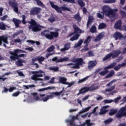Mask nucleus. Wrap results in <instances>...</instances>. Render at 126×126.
Returning a JSON list of instances; mask_svg holds the SVG:
<instances>
[{
    "mask_svg": "<svg viewBox=\"0 0 126 126\" xmlns=\"http://www.w3.org/2000/svg\"><path fill=\"white\" fill-rule=\"evenodd\" d=\"M86 124H87L88 126H91L93 125V124L90 123V120H88L86 121Z\"/></svg>",
    "mask_w": 126,
    "mask_h": 126,
    "instance_id": "57",
    "label": "nucleus"
},
{
    "mask_svg": "<svg viewBox=\"0 0 126 126\" xmlns=\"http://www.w3.org/2000/svg\"><path fill=\"white\" fill-rule=\"evenodd\" d=\"M50 3L52 8L55 9V10H56V11H57V12L59 13H62V10H67V11H70V8L66 7L65 5H63V6H61V8H60V7H59L58 5H55L52 1H50Z\"/></svg>",
    "mask_w": 126,
    "mask_h": 126,
    "instance_id": "6",
    "label": "nucleus"
},
{
    "mask_svg": "<svg viewBox=\"0 0 126 126\" xmlns=\"http://www.w3.org/2000/svg\"><path fill=\"white\" fill-rule=\"evenodd\" d=\"M120 54H121V50H114L112 51L111 53L108 54L104 58H103V62H105V61L109 60V59H110L111 57H112V58H116L118 57Z\"/></svg>",
    "mask_w": 126,
    "mask_h": 126,
    "instance_id": "10",
    "label": "nucleus"
},
{
    "mask_svg": "<svg viewBox=\"0 0 126 126\" xmlns=\"http://www.w3.org/2000/svg\"><path fill=\"white\" fill-rule=\"evenodd\" d=\"M82 43H83V39H80L77 43H76L74 45L75 49H78V48H80L81 45H82Z\"/></svg>",
    "mask_w": 126,
    "mask_h": 126,
    "instance_id": "27",
    "label": "nucleus"
},
{
    "mask_svg": "<svg viewBox=\"0 0 126 126\" xmlns=\"http://www.w3.org/2000/svg\"><path fill=\"white\" fill-rule=\"evenodd\" d=\"M13 22H14L16 28H18V27H19V24L21 23V20H18L17 19H16V18L13 19Z\"/></svg>",
    "mask_w": 126,
    "mask_h": 126,
    "instance_id": "28",
    "label": "nucleus"
},
{
    "mask_svg": "<svg viewBox=\"0 0 126 126\" xmlns=\"http://www.w3.org/2000/svg\"><path fill=\"white\" fill-rule=\"evenodd\" d=\"M34 1L36 2L38 5L41 6V7H43L44 8L46 7V6H45V5H44V4H43V3L41 2L40 0H34Z\"/></svg>",
    "mask_w": 126,
    "mask_h": 126,
    "instance_id": "33",
    "label": "nucleus"
},
{
    "mask_svg": "<svg viewBox=\"0 0 126 126\" xmlns=\"http://www.w3.org/2000/svg\"><path fill=\"white\" fill-rule=\"evenodd\" d=\"M93 20H94V18L93 16H90L89 17V19L87 25V27H88L89 24H90L91 22H92Z\"/></svg>",
    "mask_w": 126,
    "mask_h": 126,
    "instance_id": "35",
    "label": "nucleus"
},
{
    "mask_svg": "<svg viewBox=\"0 0 126 126\" xmlns=\"http://www.w3.org/2000/svg\"><path fill=\"white\" fill-rule=\"evenodd\" d=\"M115 74V71L114 70L110 71L109 74L106 76V78H110V77H112L113 75Z\"/></svg>",
    "mask_w": 126,
    "mask_h": 126,
    "instance_id": "37",
    "label": "nucleus"
},
{
    "mask_svg": "<svg viewBox=\"0 0 126 126\" xmlns=\"http://www.w3.org/2000/svg\"><path fill=\"white\" fill-rule=\"evenodd\" d=\"M31 26L29 27V29L32 30L33 32H37V31H40L43 27L38 25L36 23L35 21L33 20H31V22H29Z\"/></svg>",
    "mask_w": 126,
    "mask_h": 126,
    "instance_id": "7",
    "label": "nucleus"
},
{
    "mask_svg": "<svg viewBox=\"0 0 126 126\" xmlns=\"http://www.w3.org/2000/svg\"><path fill=\"white\" fill-rule=\"evenodd\" d=\"M35 86L34 85H30L28 86H24V87H25L26 89H29V88H34Z\"/></svg>",
    "mask_w": 126,
    "mask_h": 126,
    "instance_id": "50",
    "label": "nucleus"
},
{
    "mask_svg": "<svg viewBox=\"0 0 126 126\" xmlns=\"http://www.w3.org/2000/svg\"><path fill=\"white\" fill-rule=\"evenodd\" d=\"M103 37H104V32L100 33L95 38V42H98V41H100V40H101Z\"/></svg>",
    "mask_w": 126,
    "mask_h": 126,
    "instance_id": "30",
    "label": "nucleus"
},
{
    "mask_svg": "<svg viewBox=\"0 0 126 126\" xmlns=\"http://www.w3.org/2000/svg\"><path fill=\"white\" fill-rule=\"evenodd\" d=\"M116 2V0H104L103 2L104 3H113Z\"/></svg>",
    "mask_w": 126,
    "mask_h": 126,
    "instance_id": "41",
    "label": "nucleus"
},
{
    "mask_svg": "<svg viewBox=\"0 0 126 126\" xmlns=\"http://www.w3.org/2000/svg\"><path fill=\"white\" fill-rule=\"evenodd\" d=\"M105 27H106V24L101 23L99 25L98 29H103V28H105Z\"/></svg>",
    "mask_w": 126,
    "mask_h": 126,
    "instance_id": "49",
    "label": "nucleus"
},
{
    "mask_svg": "<svg viewBox=\"0 0 126 126\" xmlns=\"http://www.w3.org/2000/svg\"><path fill=\"white\" fill-rule=\"evenodd\" d=\"M41 36H44L47 39H52L54 38L59 37V32H50L48 30L44 31L41 32Z\"/></svg>",
    "mask_w": 126,
    "mask_h": 126,
    "instance_id": "4",
    "label": "nucleus"
},
{
    "mask_svg": "<svg viewBox=\"0 0 126 126\" xmlns=\"http://www.w3.org/2000/svg\"><path fill=\"white\" fill-rule=\"evenodd\" d=\"M49 94H50L46 95L45 97L41 99L40 97L38 96L37 93H32L28 99L27 102L28 103H33V102H36V101H43V102H47L48 100H49V99H53V98H55L56 96L58 97H62L63 100H66V97L67 96V94L64 93L63 91L61 92L60 93H50Z\"/></svg>",
    "mask_w": 126,
    "mask_h": 126,
    "instance_id": "1",
    "label": "nucleus"
},
{
    "mask_svg": "<svg viewBox=\"0 0 126 126\" xmlns=\"http://www.w3.org/2000/svg\"><path fill=\"white\" fill-rule=\"evenodd\" d=\"M38 61L39 63H42V62L45 61V58L42 56H37L32 58V62H36Z\"/></svg>",
    "mask_w": 126,
    "mask_h": 126,
    "instance_id": "20",
    "label": "nucleus"
},
{
    "mask_svg": "<svg viewBox=\"0 0 126 126\" xmlns=\"http://www.w3.org/2000/svg\"><path fill=\"white\" fill-rule=\"evenodd\" d=\"M122 26V21L121 20L118 21L117 22L114 26V27L116 29H121L122 28H121Z\"/></svg>",
    "mask_w": 126,
    "mask_h": 126,
    "instance_id": "29",
    "label": "nucleus"
},
{
    "mask_svg": "<svg viewBox=\"0 0 126 126\" xmlns=\"http://www.w3.org/2000/svg\"><path fill=\"white\" fill-rule=\"evenodd\" d=\"M121 99H122V97H121V96L117 97L114 100V103H118V102H119V101H120V100H121Z\"/></svg>",
    "mask_w": 126,
    "mask_h": 126,
    "instance_id": "55",
    "label": "nucleus"
},
{
    "mask_svg": "<svg viewBox=\"0 0 126 126\" xmlns=\"http://www.w3.org/2000/svg\"><path fill=\"white\" fill-rule=\"evenodd\" d=\"M89 77H90V76H87V77L79 80L78 81V83H82V82H84V81H86V80H87V79H88V78H89Z\"/></svg>",
    "mask_w": 126,
    "mask_h": 126,
    "instance_id": "36",
    "label": "nucleus"
},
{
    "mask_svg": "<svg viewBox=\"0 0 126 126\" xmlns=\"http://www.w3.org/2000/svg\"><path fill=\"white\" fill-rule=\"evenodd\" d=\"M112 122H113V119L112 118H110L104 121V123L105 125H108V124H110V123H112Z\"/></svg>",
    "mask_w": 126,
    "mask_h": 126,
    "instance_id": "52",
    "label": "nucleus"
},
{
    "mask_svg": "<svg viewBox=\"0 0 126 126\" xmlns=\"http://www.w3.org/2000/svg\"><path fill=\"white\" fill-rule=\"evenodd\" d=\"M27 43H30V44H35V43H36V45H40V42L39 41H36L35 42L33 40H27Z\"/></svg>",
    "mask_w": 126,
    "mask_h": 126,
    "instance_id": "42",
    "label": "nucleus"
},
{
    "mask_svg": "<svg viewBox=\"0 0 126 126\" xmlns=\"http://www.w3.org/2000/svg\"><path fill=\"white\" fill-rule=\"evenodd\" d=\"M22 63H23V61L22 60H18L16 63V64H17V65H18L19 66H21V65H22Z\"/></svg>",
    "mask_w": 126,
    "mask_h": 126,
    "instance_id": "51",
    "label": "nucleus"
},
{
    "mask_svg": "<svg viewBox=\"0 0 126 126\" xmlns=\"http://www.w3.org/2000/svg\"><path fill=\"white\" fill-rule=\"evenodd\" d=\"M22 23H23V24H26V22L25 21V19H26V17L25 15H23L22 16Z\"/></svg>",
    "mask_w": 126,
    "mask_h": 126,
    "instance_id": "64",
    "label": "nucleus"
},
{
    "mask_svg": "<svg viewBox=\"0 0 126 126\" xmlns=\"http://www.w3.org/2000/svg\"><path fill=\"white\" fill-rule=\"evenodd\" d=\"M123 35L121 32H116L113 35V38L115 39V40H118V39H123Z\"/></svg>",
    "mask_w": 126,
    "mask_h": 126,
    "instance_id": "23",
    "label": "nucleus"
},
{
    "mask_svg": "<svg viewBox=\"0 0 126 126\" xmlns=\"http://www.w3.org/2000/svg\"><path fill=\"white\" fill-rule=\"evenodd\" d=\"M73 28L74 32L70 33V36H72L74 34H81V33H84V31L81 30L75 25H73Z\"/></svg>",
    "mask_w": 126,
    "mask_h": 126,
    "instance_id": "17",
    "label": "nucleus"
},
{
    "mask_svg": "<svg viewBox=\"0 0 126 126\" xmlns=\"http://www.w3.org/2000/svg\"><path fill=\"white\" fill-rule=\"evenodd\" d=\"M42 10V9L41 8L39 7H34L32 8V10H31V14H37V13H39L40 11Z\"/></svg>",
    "mask_w": 126,
    "mask_h": 126,
    "instance_id": "21",
    "label": "nucleus"
},
{
    "mask_svg": "<svg viewBox=\"0 0 126 126\" xmlns=\"http://www.w3.org/2000/svg\"><path fill=\"white\" fill-rule=\"evenodd\" d=\"M52 89H55V87H53V86L48 87L43 89H39L37 91H39V92H42V91H46V90H51Z\"/></svg>",
    "mask_w": 126,
    "mask_h": 126,
    "instance_id": "31",
    "label": "nucleus"
},
{
    "mask_svg": "<svg viewBox=\"0 0 126 126\" xmlns=\"http://www.w3.org/2000/svg\"><path fill=\"white\" fill-rule=\"evenodd\" d=\"M3 89H4V90L2 92V93H3V92L4 93H7V92H8V91L9 92H12L13 91V90H15V89H16V88L15 87H10L9 88V89H7L6 87H4Z\"/></svg>",
    "mask_w": 126,
    "mask_h": 126,
    "instance_id": "24",
    "label": "nucleus"
},
{
    "mask_svg": "<svg viewBox=\"0 0 126 126\" xmlns=\"http://www.w3.org/2000/svg\"><path fill=\"white\" fill-rule=\"evenodd\" d=\"M80 35L78 33L75 34L72 37H71L70 39V41H75V40H77L79 37Z\"/></svg>",
    "mask_w": 126,
    "mask_h": 126,
    "instance_id": "34",
    "label": "nucleus"
},
{
    "mask_svg": "<svg viewBox=\"0 0 126 126\" xmlns=\"http://www.w3.org/2000/svg\"><path fill=\"white\" fill-rule=\"evenodd\" d=\"M22 32V31H20L19 32H18L13 34V37H16V36H18V35H19L20 33Z\"/></svg>",
    "mask_w": 126,
    "mask_h": 126,
    "instance_id": "59",
    "label": "nucleus"
},
{
    "mask_svg": "<svg viewBox=\"0 0 126 126\" xmlns=\"http://www.w3.org/2000/svg\"><path fill=\"white\" fill-rule=\"evenodd\" d=\"M104 103H105V104H110V103H112V102H113V100L111 99H106V100H104L103 101Z\"/></svg>",
    "mask_w": 126,
    "mask_h": 126,
    "instance_id": "56",
    "label": "nucleus"
},
{
    "mask_svg": "<svg viewBox=\"0 0 126 126\" xmlns=\"http://www.w3.org/2000/svg\"><path fill=\"white\" fill-rule=\"evenodd\" d=\"M114 89H115V85L112 86L111 88L106 89L104 91H103L102 93H104L105 95H114V93H117V91H113Z\"/></svg>",
    "mask_w": 126,
    "mask_h": 126,
    "instance_id": "15",
    "label": "nucleus"
},
{
    "mask_svg": "<svg viewBox=\"0 0 126 126\" xmlns=\"http://www.w3.org/2000/svg\"><path fill=\"white\" fill-rule=\"evenodd\" d=\"M59 80L60 83H62V84H65L66 85H68V87H70V86H72L75 82L72 81L70 83L67 82L66 80L67 79L64 77H59Z\"/></svg>",
    "mask_w": 126,
    "mask_h": 126,
    "instance_id": "11",
    "label": "nucleus"
},
{
    "mask_svg": "<svg viewBox=\"0 0 126 126\" xmlns=\"http://www.w3.org/2000/svg\"><path fill=\"white\" fill-rule=\"evenodd\" d=\"M32 73L33 75L32 76L31 79L34 81L42 80L40 77H43V74L45 75V72L41 70L33 71Z\"/></svg>",
    "mask_w": 126,
    "mask_h": 126,
    "instance_id": "5",
    "label": "nucleus"
},
{
    "mask_svg": "<svg viewBox=\"0 0 126 126\" xmlns=\"http://www.w3.org/2000/svg\"><path fill=\"white\" fill-rule=\"evenodd\" d=\"M116 80H114L110 82L109 83L107 84V86L110 87V86H112V85H113V83H114V82H116Z\"/></svg>",
    "mask_w": 126,
    "mask_h": 126,
    "instance_id": "60",
    "label": "nucleus"
},
{
    "mask_svg": "<svg viewBox=\"0 0 126 126\" xmlns=\"http://www.w3.org/2000/svg\"><path fill=\"white\" fill-rule=\"evenodd\" d=\"M55 50V46L52 45L47 49V52H53Z\"/></svg>",
    "mask_w": 126,
    "mask_h": 126,
    "instance_id": "48",
    "label": "nucleus"
},
{
    "mask_svg": "<svg viewBox=\"0 0 126 126\" xmlns=\"http://www.w3.org/2000/svg\"><path fill=\"white\" fill-rule=\"evenodd\" d=\"M21 53H25V51L20 49H15L13 52L10 51L9 54L10 55H11V56L10 57L11 60H12V61L18 60V55L17 54Z\"/></svg>",
    "mask_w": 126,
    "mask_h": 126,
    "instance_id": "8",
    "label": "nucleus"
},
{
    "mask_svg": "<svg viewBox=\"0 0 126 126\" xmlns=\"http://www.w3.org/2000/svg\"><path fill=\"white\" fill-rule=\"evenodd\" d=\"M110 106H105L102 107V108L100 109V111L99 112V115H104L109 111V109H108V108H109Z\"/></svg>",
    "mask_w": 126,
    "mask_h": 126,
    "instance_id": "22",
    "label": "nucleus"
},
{
    "mask_svg": "<svg viewBox=\"0 0 126 126\" xmlns=\"http://www.w3.org/2000/svg\"><path fill=\"white\" fill-rule=\"evenodd\" d=\"M74 18H75V19H76V20H77L78 21H80V20H81V17H80V16H79V14L78 13L75 15V16H74Z\"/></svg>",
    "mask_w": 126,
    "mask_h": 126,
    "instance_id": "43",
    "label": "nucleus"
},
{
    "mask_svg": "<svg viewBox=\"0 0 126 126\" xmlns=\"http://www.w3.org/2000/svg\"><path fill=\"white\" fill-rule=\"evenodd\" d=\"M89 48H88V44H86L84 48L81 50V52H85L86 51H89Z\"/></svg>",
    "mask_w": 126,
    "mask_h": 126,
    "instance_id": "46",
    "label": "nucleus"
},
{
    "mask_svg": "<svg viewBox=\"0 0 126 126\" xmlns=\"http://www.w3.org/2000/svg\"><path fill=\"white\" fill-rule=\"evenodd\" d=\"M116 64H117V63H111L110 65L107 66V67H105L104 68V71L100 72L99 73V74H100V75H101L102 76H105V75H106V74H107V73L109 72V70H108V69H110V68H113V67H114Z\"/></svg>",
    "mask_w": 126,
    "mask_h": 126,
    "instance_id": "12",
    "label": "nucleus"
},
{
    "mask_svg": "<svg viewBox=\"0 0 126 126\" xmlns=\"http://www.w3.org/2000/svg\"><path fill=\"white\" fill-rule=\"evenodd\" d=\"M8 74H9V73H6L4 75H2L1 76H0V80H2V81H4L5 80H6V79H7V78H3V77H4L5 75H8Z\"/></svg>",
    "mask_w": 126,
    "mask_h": 126,
    "instance_id": "39",
    "label": "nucleus"
},
{
    "mask_svg": "<svg viewBox=\"0 0 126 126\" xmlns=\"http://www.w3.org/2000/svg\"><path fill=\"white\" fill-rule=\"evenodd\" d=\"M120 13L121 14L123 17H126V6L121 8L120 9Z\"/></svg>",
    "mask_w": 126,
    "mask_h": 126,
    "instance_id": "25",
    "label": "nucleus"
},
{
    "mask_svg": "<svg viewBox=\"0 0 126 126\" xmlns=\"http://www.w3.org/2000/svg\"><path fill=\"white\" fill-rule=\"evenodd\" d=\"M63 1L70 2L71 3H75V1L74 0H63Z\"/></svg>",
    "mask_w": 126,
    "mask_h": 126,
    "instance_id": "63",
    "label": "nucleus"
},
{
    "mask_svg": "<svg viewBox=\"0 0 126 126\" xmlns=\"http://www.w3.org/2000/svg\"><path fill=\"white\" fill-rule=\"evenodd\" d=\"M117 118H122V117H126V105L122 107L116 114Z\"/></svg>",
    "mask_w": 126,
    "mask_h": 126,
    "instance_id": "13",
    "label": "nucleus"
},
{
    "mask_svg": "<svg viewBox=\"0 0 126 126\" xmlns=\"http://www.w3.org/2000/svg\"><path fill=\"white\" fill-rule=\"evenodd\" d=\"M90 41H91V37L89 36L87 37V39L84 41V43L86 45H88L89 43H90Z\"/></svg>",
    "mask_w": 126,
    "mask_h": 126,
    "instance_id": "38",
    "label": "nucleus"
},
{
    "mask_svg": "<svg viewBox=\"0 0 126 126\" xmlns=\"http://www.w3.org/2000/svg\"><path fill=\"white\" fill-rule=\"evenodd\" d=\"M14 42L15 43H19L20 44L22 43V40H21L19 38H16V39H15Z\"/></svg>",
    "mask_w": 126,
    "mask_h": 126,
    "instance_id": "61",
    "label": "nucleus"
},
{
    "mask_svg": "<svg viewBox=\"0 0 126 126\" xmlns=\"http://www.w3.org/2000/svg\"><path fill=\"white\" fill-rule=\"evenodd\" d=\"M90 32H91V33H95V32H96V27L93 26L90 29Z\"/></svg>",
    "mask_w": 126,
    "mask_h": 126,
    "instance_id": "45",
    "label": "nucleus"
},
{
    "mask_svg": "<svg viewBox=\"0 0 126 126\" xmlns=\"http://www.w3.org/2000/svg\"><path fill=\"white\" fill-rule=\"evenodd\" d=\"M48 20L49 22H50L51 23H52V22H54V21H55V20H56V19H55V17H51L48 19Z\"/></svg>",
    "mask_w": 126,
    "mask_h": 126,
    "instance_id": "58",
    "label": "nucleus"
},
{
    "mask_svg": "<svg viewBox=\"0 0 126 126\" xmlns=\"http://www.w3.org/2000/svg\"><path fill=\"white\" fill-rule=\"evenodd\" d=\"M126 65V64L125 63H122V64H119L117 66H116L114 67L115 70L118 71L121 67H123V66H125Z\"/></svg>",
    "mask_w": 126,
    "mask_h": 126,
    "instance_id": "32",
    "label": "nucleus"
},
{
    "mask_svg": "<svg viewBox=\"0 0 126 126\" xmlns=\"http://www.w3.org/2000/svg\"><path fill=\"white\" fill-rule=\"evenodd\" d=\"M69 49H70V43H67L64 45V48H61L60 49V51L61 52H64L65 51H67L68 50H69Z\"/></svg>",
    "mask_w": 126,
    "mask_h": 126,
    "instance_id": "26",
    "label": "nucleus"
},
{
    "mask_svg": "<svg viewBox=\"0 0 126 126\" xmlns=\"http://www.w3.org/2000/svg\"><path fill=\"white\" fill-rule=\"evenodd\" d=\"M19 95V92H17L16 93H14L12 94V97H17Z\"/></svg>",
    "mask_w": 126,
    "mask_h": 126,
    "instance_id": "62",
    "label": "nucleus"
},
{
    "mask_svg": "<svg viewBox=\"0 0 126 126\" xmlns=\"http://www.w3.org/2000/svg\"><path fill=\"white\" fill-rule=\"evenodd\" d=\"M2 43L5 48L10 47L9 44L8 43V41H7V37L3 36H0V45H1Z\"/></svg>",
    "mask_w": 126,
    "mask_h": 126,
    "instance_id": "14",
    "label": "nucleus"
},
{
    "mask_svg": "<svg viewBox=\"0 0 126 126\" xmlns=\"http://www.w3.org/2000/svg\"><path fill=\"white\" fill-rule=\"evenodd\" d=\"M8 3L10 6L13 7L14 12L17 13L18 12V7L16 1L15 0H9Z\"/></svg>",
    "mask_w": 126,
    "mask_h": 126,
    "instance_id": "16",
    "label": "nucleus"
},
{
    "mask_svg": "<svg viewBox=\"0 0 126 126\" xmlns=\"http://www.w3.org/2000/svg\"><path fill=\"white\" fill-rule=\"evenodd\" d=\"M102 11L103 13L99 12L97 14V17L100 18V19H103V18H104V14H105L106 16L110 17L111 19H115V18H117V16H118V15L114 12V10L112 9L109 6H104L102 7Z\"/></svg>",
    "mask_w": 126,
    "mask_h": 126,
    "instance_id": "2",
    "label": "nucleus"
},
{
    "mask_svg": "<svg viewBox=\"0 0 126 126\" xmlns=\"http://www.w3.org/2000/svg\"><path fill=\"white\" fill-rule=\"evenodd\" d=\"M69 60L68 57H63V58H60V59H58L57 57H55L52 59L53 62H55L56 63H63V62H67Z\"/></svg>",
    "mask_w": 126,
    "mask_h": 126,
    "instance_id": "18",
    "label": "nucleus"
},
{
    "mask_svg": "<svg viewBox=\"0 0 126 126\" xmlns=\"http://www.w3.org/2000/svg\"><path fill=\"white\" fill-rule=\"evenodd\" d=\"M55 79L56 78L55 77H53L51 80L48 82V83H50V84H54L55 83Z\"/></svg>",
    "mask_w": 126,
    "mask_h": 126,
    "instance_id": "54",
    "label": "nucleus"
},
{
    "mask_svg": "<svg viewBox=\"0 0 126 126\" xmlns=\"http://www.w3.org/2000/svg\"><path fill=\"white\" fill-rule=\"evenodd\" d=\"M98 86L96 85H94L90 87H85L83 88L79 91V93L77 94V95H80V94H83V93H85L87 92V91H94V90H96V89H98Z\"/></svg>",
    "mask_w": 126,
    "mask_h": 126,
    "instance_id": "9",
    "label": "nucleus"
},
{
    "mask_svg": "<svg viewBox=\"0 0 126 126\" xmlns=\"http://www.w3.org/2000/svg\"><path fill=\"white\" fill-rule=\"evenodd\" d=\"M115 113H117V110L114 109H112L110 110L109 112V115L113 116V115H115Z\"/></svg>",
    "mask_w": 126,
    "mask_h": 126,
    "instance_id": "47",
    "label": "nucleus"
},
{
    "mask_svg": "<svg viewBox=\"0 0 126 126\" xmlns=\"http://www.w3.org/2000/svg\"><path fill=\"white\" fill-rule=\"evenodd\" d=\"M73 62L75 63H68L66 64V65L71 68H76V69H78L80 68L79 66H80V65H82V64H84V63H85L83 62V59H82V58L75 59Z\"/></svg>",
    "mask_w": 126,
    "mask_h": 126,
    "instance_id": "3",
    "label": "nucleus"
},
{
    "mask_svg": "<svg viewBox=\"0 0 126 126\" xmlns=\"http://www.w3.org/2000/svg\"><path fill=\"white\" fill-rule=\"evenodd\" d=\"M49 69L50 70H53V71H59V67H50Z\"/></svg>",
    "mask_w": 126,
    "mask_h": 126,
    "instance_id": "44",
    "label": "nucleus"
},
{
    "mask_svg": "<svg viewBox=\"0 0 126 126\" xmlns=\"http://www.w3.org/2000/svg\"><path fill=\"white\" fill-rule=\"evenodd\" d=\"M96 64H97V62L96 61H91L89 62L88 68L90 69V70H92L94 67L96 66Z\"/></svg>",
    "mask_w": 126,
    "mask_h": 126,
    "instance_id": "19",
    "label": "nucleus"
},
{
    "mask_svg": "<svg viewBox=\"0 0 126 126\" xmlns=\"http://www.w3.org/2000/svg\"><path fill=\"white\" fill-rule=\"evenodd\" d=\"M6 26L2 22L0 23V30H5Z\"/></svg>",
    "mask_w": 126,
    "mask_h": 126,
    "instance_id": "40",
    "label": "nucleus"
},
{
    "mask_svg": "<svg viewBox=\"0 0 126 126\" xmlns=\"http://www.w3.org/2000/svg\"><path fill=\"white\" fill-rule=\"evenodd\" d=\"M78 2L80 6H84V5H85V4L84 2H83V1L81 0H78Z\"/></svg>",
    "mask_w": 126,
    "mask_h": 126,
    "instance_id": "53",
    "label": "nucleus"
}]
</instances>
